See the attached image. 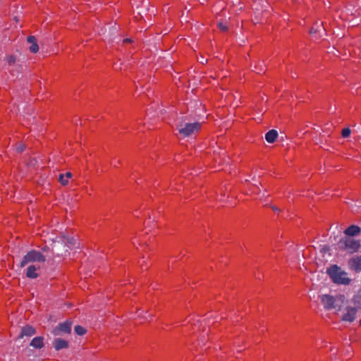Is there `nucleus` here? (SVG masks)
I'll return each instance as SVG.
<instances>
[{
    "instance_id": "19",
    "label": "nucleus",
    "mask_w": 361,
    "mask_h": 361,
    "mask_svg": "<svg viewBox=\"0 0 361 361\" xmlns=\"http://www.w3.org/2000/svg\"><path fill=\"white\" fill-rule=\"evenodd\" d=\"M350 135V130L348 128H344L341 131V135L343 137H348Z\"/></svg>"
},
{
    "instance_id": "27",
    "label": "nucleus",
    "mask_w": 361,
    "mask_h": 361,
    "mask_svg": "<svg viewBox=\"0 0 361 361\" xmlns=\"http://www.w3.org/2000/svg\"><path fill=\"white\" fill-rule=\"evenodd\" d=\"M272 209H273L274 211H278V210H279V209H278V208H277V207H272Z\"/></svg>"
},
{
    "instance_id": "3",
    "label": "nucleus",
    "mask_w": 361,
    "mask_h": 361,
    "mask_svg": "<svg viewBox=\"0 0 361 361\" xmlns=\"http://www.w3.org/2000/svg\"><path fill=\"white\" fill-rule=\"evenodd\" d=\"M201 128V123L198 122L192 123H180L177 126L178 133L183 137H188L198 132Z\"/></svg>"
},
{
    "instance_id": "30",
    "label": "nucleus",
    "mask_w": 361,
    "mask_h": 361,
    "mask_svg": "<svg viewBox=\"0 0 361 361\" xmlns=\"http://www.w3.org/2000/svg\"><path fill=\"white\" fill-rule=\"evenodd\" d=\"M257 190H259V188H257ZM259 192V191H257L256 192H257V193H258Z\"/></svg>"
},
{
    "instance_id": "15",
    "label": "nucleus",
    "mask_w": 361,
    "mask_h": 361,
    "mask_svg": "<svg viewBox=\"0 0 361 361\" xmlns=\"http://www.w3.org/2000/svg\"><path fill=\"white\" fill-rule=\"evenodd\" d=\"M278 137V133L276 130L272 129L268 131L265 135L266 140L269 143H273L276 141Z\"/></svg>"
},
{
    "instance_id": "25",
    "label": "nucleus",
    "mask_w": 361,
    "mask_h": 361,
    "mask_svg": "<svg viewBox=\"0 0 361 361\" xmlns=\"http://www.w3.org/2000/svg\"><path fill=\"white\" fill-rule=\"evenodd\" d=\"M266 192H267V190H264V192L262 195L261 197H264L267 196V195L266 194Z\"/></svg>"
},
{
    "instance_id": "22",
    "label": "nucleus",
    "mask_w": 361,
    "mask_h": 361,
    "mask_svg": "<svg viewBox=\"0 0 361 361\" xmlns=\"http://www.w3.org/2000/svg\"><path fill=\"white\" fill-rule=\"evenodd\" d=\"M25 149V145H23V144H19L17 147H16V151L19 153H21L22 152H23Z\"/></svg>"
},
{
    "instance_id": "17",
    "label": "nucleus",
    "mask_w": 361,
    "mask_h": 361,
    "mask_svg": "<svg viewBox=\"0 0 361 361\" xmlns=\"http://www.w3.org/2000/svg\"><path fill=\"white\" fill-rule=\"evenodd\" d=\"M75 331L79 336H82L85 334L86 330L81 326L77 325L75 326Z\"/></svg>"
},
{
    "instance_id": "16",
    "label": "nucleus",
    "mask_w": 361,
    "mask_h": 361,
    "mask_svg": "<svg viewBox=\"0 0 361 361\" xmlns=\"http://www.w3.org/2000/svg\"><path fill=\"white\" fill-rule=\"evenodd\" d=\"M6 61L9 66H13L17 64L18 59L16 56L11 54L6 57Z\"/></svg>"
},
{
    "instance_id": "8",
    "label": "nucleus",
    "mask_w": 361,
    "mask_h": 361,
    "mask_svg": "<svg viewBox=\"0 0 361 361\" xmlns=\"http://www.w3.org/2000/svg\"><path fill=\"white\" fill-rule=\"evenodd\" d=\"M348 265L351 269L356 272L361 271V256H356L351 258L348 262Z\"/></svg>"
},
{
    "instance_id": "26",
    "label": "nucleus",
    "mask_w": 361,
    "mask_h": 361,
    "mask_svg": "<svg viewBox=\"0 0 361 361\" xmlns=\"http://www.w3.org/2000/svg\"><path fill=\"white\" fill-rule=\"evenodd\" d=\"M317 30H314L313 27L310 30V33L316 32Z\"/></svg>"
},
{
    "instance_id": "4",
    "label": "nucleus",
    "mask_w": 361,
    "mask_h": 361,
    "mask_svg": "<svg viewBox=\"0 0 361 361\" xmlns=\"http://www.w3.org/2000/svg\"><path fill=\"white\" fill-rule=\"evenodd\" d=\"M338 245L341 249L348 250L350 253L357 252L361 246L359 240L348 237L341 239Z\"/></svg>"
},
{
    "instance_id": "6",
    "label": "nucleus",
    "mask_w": 361,
    "mask_h": 361,
    "mask_svg": "<svg viewBox=\"0 0 361 361\" xmlns=\"http://www.w3.org/2000/svg\"><path fill=\"white\" fill-rule=\"evenodd\" d=\"M71 321H66L65 322L60 323L56 327H55L53 329L52 334L54 336H59L61 335V333L69 334L71 333Z\"/></svg>"
},
{
    "instance_id": "29",
    "label": "nucleus",
    "mask_w": 361,
    "mask_h": 361,
    "mask_svg": "<svg viewBox=\"0 0 361 361\" xmlns=\"http://www.w3.org/2000/svg\"><path fill=\"white\" fill-rule=\"evenodd\" d=\"M133 244L135 246H136V243H135L134 240L133 241Z\"/></svg>"
},
{
    "instance_id": "23",
    "label": "nucleus",
    "mask_w": 361,
    "mask_h": 361,
    "mask_svg": "<svg viewBox=\"0 0 361 361\" xmlns=\"http://www.w3.org/2000/svg\"><path fill=\"white\" fill-rule=\"evenodd\" d=\"M66 178L68 180L69 178L72 177V173L71 172H67L65 175Z\"/></svg>"
},
{
    "instance_id": "9",
    "label": "nucleus",
    "mask_w": 361,
    "mask_h": 361,
    "mask_svg": "<svg viewBox=\"0 0 361 361\" xmlns=\"http://www.w3.org/2000/svg\"><path fill=\"white\" fill-rule=\"evenodd\" d=\"M361 233V228L356 225H351L344 231V234L350 237L357 236Z\"/></svg>"
},
{
    "instance_id": "14",
    "label": "nucleus",
    "mask_w": 361,
    "mask_h": 361,
    "mask_svg": "<svg viewBox=\"0 0 361 361\" xmlns=\"http://www.w3.org/2000/svg\"><path fill=\"white\" fill-rule=\"evenodd\" d=\"M30 345L35 348L41 349L44 347V338L42 336H37L34 338Z\"/></svg>"
},
{
    "instance_id": "10",
    "label": "nucleus",
    "mask_w": 361,
    "mask_h": 361,
    "mask_svg": "<svg viewBox=\"0 0 361 361\" xmlns=\"http://www.w3.org/2000/svg\"><path fill=\"white\" fill-rule=\"evenodd\" d=\"M36 334V330L34 327L30 325L23 326L21 329V332L18 336L19 338H22L24 336L30 337Z\"/></svg>"
},
{
    "instance_id": "11",
    "label": "nucleus",
    "mask_w": 361,
    "mask_h": 361,
    "mask_svg": "<svg viewBox=\"0 0 361 361\" xmlns=\"http://www.w3.org/2000/svg\"><path fill=\"white\" fill-rule=\"evenodd\" d=\"M53 345L54 348L56 350H60L61 349L68 348V342L62 338H56L53 342Z\"/></svg>"
},
{
    "instance_id": "7",
    "label": "nucleus",
    "mask_w": 361,
    "mask_h": 361,
    "mask_svg": "<svg viewBox=\"0 0 361 361\" xmlns=\"http://www.w3.org/2000/svg\"><path fill=\"white\" fill-rule=\"evenodd\" d=\"M357 309L353 307H348L345 309V312L342 316V320L345 322H352L355 319V315Z\"/></svg>"
},
{
    "instance_id": "18",
    "label": "nucleus",
    "mask_w": 361,
    "mask_h": 361,
    "mask_svg": "<svg viewBox=\"0 0 361 361\" xmlns=\"http://www.w3.org/2000/svg\"><path fill=\"white\" fill-rule=\"evenodd\" d=\"M59 181L63 185H66L68 183V180H67V178H66L64 174H60L59 175Z\"/></svg>"
},
{
    "instance_id": "28",
    "label": "nucleus",
    "mask_w": 361,
    "mask_h": 361,
    "mask_svg": "<svg viewBox=\"0 0 361 361\" xmlns=\"http://www.w3.org/2000/svg\"><path fill=\"white\" fill-rule=\"evenodd\" d=\"M200 63H204V59H203V58H202V59H201Z\"/></svg>"
},
{
    "instance_id": "1",
    "label": "nucleus",
    "mask_w": 361,
    "mask_h": 361,
    "mask_svg": "<svg viewBox=\"0 0 361 361\" xmlns=\"http://www.w3.org/2000/svg\"><path fill=\"white\" fill-rule=\"evenodd\" d=\"M320 300L326 310H331L337 309L340 310L344 304L345 296L343 295L333 296L329 294H324L320 296Z\"/></svg>"
},
{
    "instance_id": "21",
    "label": "nucleus",
    "mask_w": 361,
    "mask_h": 361,
    "mask_svg": "<svg viewBox=\"0 0 361 361\" xmlns=\"http://www.w3.org/2000/svg\"><path fill=\"white\" fill-rule=\"evenodd\" d=\"M218 27L223 32H226L228 30V27L226 25H225L224 23H219L218 24Z\"/></svg>"
},
{
    "instance_id": "5",
    "label": "nucleus",
    "mask_w": 361,
    "mask_h": 361,
    "mask_svg": "<svg viewBox=\"0 0 361 361\" xmlns=\"http://www.w3.org/2000/svg\"><path fill=\"white\" fill-rule=\"evenodd\" d=\"M46 257L39 251L31 250L28 252L23 258L20 262V267H23L30 262H44Z\"/></svg>"
},
{
    "instance_id": "20",
    "label": "nucleus",
    "mask_w": 361,
    "mask_h": 361,
    "mask_svg": "<svg viewBox=\"0 0 361 361\" xmlns=\"http://www.w3.org/2000/svg\"><path fill=\"white\" fill-rule=\"evenodd\" d=\"M148 247H149V245L145 243L144 244L139 243L138 246H136V248L137 250H140L142 251H145L146 248Z\"/></svg>"
},
{
    "instance_id": "2",
    "label": "nucleus",
    "mask_w": 361,
    "mask_h": 361,
    "mask_svg": "<svg viewBox=\"0 0 361 361\" xmlns=\"http://www.w3.org/2000/svg\"><path fill=\"white\" fill-rule=\"evenodd\" d=\"M327 273L333 282L337 284L348 285L351 281L347 277V273L337 265H333L329 268Z\"/></svg>"
},
{
    "instance_id": "12",
    "label": "nucleus",
    "mask_w": 361,
    "mask_h": 361,
    "mask_svg": "<svg viewBox=\"0 0 361 361\" xmlns=\"http://www.w3.org/2000/svg\"><path fill=\"white\" fill-rule=\"evenodd\" d=\"M39 269V266L36 265H30L27 267L26 271V276L30 279H36L38 277L39 274L37 272Z\"/></svg>"
},
{
    "instance_id": "24",
    "label": "nucleus",
    "mask_w": 361,
    "mask_h": 361,
    "mask_svg": "<svg viewBox=\"0 0 361 361\" xmlns=\"http://www.w3.org/2000/svg\"><path fill=\"white\" fill-rule=\"evenodd\" d=\"M123 43H129V42H131V39H130L127 38V39H123Z\"/></svg>"
},
{
    "instance_id": "13",
    "label": "nucleus",
    "mask_w": 361,
    "mask_h": 361,
    "mask_svg": "<svg viewBox=\"0 0 361 361\" xmlns=\"http://www.w3.org/2000/svg\"><path fill=\"white\" fill-rule=\"evenodd\" d=\"M27 41L29 44H31V46L29 48L30 51L32 53H37L39 51V46L37 43L36 37L35 36H28Z\"/></svg>"
},
{
    "instance_id": "31",
    "label": "nucleus",
    "mask_w": 361,
    "mask_h": 361,
    "mask_svg": "<svg viewBox=\"0 0 361 361\" xmlns=\"http://www.w3.org/2000/svg\"><path fill=\"white\" fill-rule=\"evenodd\" d=\"M360 324H361V320H360Z\"/></svg>"
}]
</instances>
